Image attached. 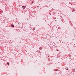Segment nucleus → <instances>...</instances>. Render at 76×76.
Listing matches in <instances>:
<instances>
[{
	"mask_svg": "<svg viewBox=\"0 0 76 76\" xmlns=\"http://www.w3.org/2000/svg\"><path fill=\"white\" fill-rule=\"evenodd\" d=\"M11 26L12 27H14V25H13V24H12L11 25Z\"/></svg>",
	"mask_w": 76,
	"mask_h": 76,
	"instance_id": "1",
	"label": "nucleus"
},
{
	"mask_svg": "<svg viewBox=\"0 0 76 76\" xmlns=\"http://www.w3.org/2000/svg\"><path fill=\"white\" fill-rule=\"evenodd\" d=\"M33 30H34V29H33Z\"/></svg>",
	"mask_w": 76,
	"mask_h": 76,
	"instance_id": "9",
	"label": "nucleus"
},
{
	"mask_svg": "<svg viewBox=\"0 0 76 76\" xmlns=\"http://www.w3.org/2000/svg\"><path fill=\"white\" fill-rule=\"evenodd\" d=\"M24 7V6H22V7L23 8V7Z\"/></svg>",
	"mask_w": 76,
	"mask_h": 76,
	"instance_id": "7",
	"label": "nucleus"
},
{
	"mask_svg": "<svg viewBox=\"0 0 76 76\" xmlns=\"http://www.w3.org/2000/svg\"><path fill=\"white\" fill-rule=\"evenodd\" d=\"M7 64H8V65H9V62H7Z\"/></svg>",
	"mask_w": 76,
	"mask_h": 76,
	"instance_id": "4",
	"label": "nucleus"
},
{
	"mask_svg": "<svg viewBox=\"0 0 76 76\" xmlns=\"http://www.w3.org/2000/svg\"><path fill=\"white\" fill-rule=\"evenodd\" d=\"M34 3V1H33L32 2V3Z\"/></svg>",
	"mask_w": 76,
	"mask_h": 76,
	"instance_id": "6",
	"label": "nucleus"
},
{
	"mask_svg": "<svg viewBox=\"0 0 76 76\" xmlns=\"http://www.w3.org/2000/svg\"><path fill=\"white\" fill-rule=\"evenodd\" d=\"M37 7H38V6H37Z\"/></svg>",
	"mask_w": 76,
	"mask_h": 76,
	"instance_id": "8",
	"label": "nucleus"
},
{
	"mask_svg": "<svg viewBox=\"0 0 76 76\" xmlns=\"http://www.w3.org/2000/svg\"><path fill=\"white\" fill-rule=\"evenodd\" d=\"M25 7H26L25 6L23 8V9H25Z\"/></svg>",
	"mask_w": 76,
	"mask_h": 76,
	"instance_id": "3",
	"label": "nucleus"
},
{
	"mask_svg": "<svg viewBox=\"0 0 76 76\" xmlns=\"http://www.w3.org/2000/svg\"><path fill=\"white\" fill-rule=\"evenodd\" d=\"M57 51H59V50H57Z\"/></svg>",
	"mask_w": 76,
	"mask_h": 76,
	"instance_id": "5",
	"label": "nucleus"
},
{
	"mask_svg": "<svg viewBox=\"0 0 76 76\" xmlns=\"http://www.w3.org/2000/svg\"><path fill=\"white\" fill-rule=\"evenodd\" d=\"M66 69L67 70H68V68H66Z\"/></svg>",
	"mask_w": 76,
	"mask_h": 76,
	"instance_id": "2",
	"label": "nucleus"
}]
</instances>
